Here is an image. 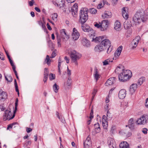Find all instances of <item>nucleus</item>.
<instances>
[{"label": "nucleus", "mask_w": 148, "mask_h": 148, "mask_svg": "<svg viewBox=\"0 0 148 148\" xmlns=\"http://www.w3.org/2000/svg\"><path fill=\"white\" fill-rule=\"evenodd\" d=\"M90 33L89 34V36L92 39V41H94V39L95 37L96 34L94 32V31L92 29L90 32Z\"/></svg>", "instance_id": "nucleus-34"}, {"label": "nucleus", "mask_w": 148, "mask_h": 148, "mask_svg": "<svg viewBox=\"0 0 148 148\" xmlns=\"http://www.w3.org/2000/svg\"><path fill=\"white\" fill-rule=\"evenodd\" d=\"M109 23L108 20H103L101 22V31H106L108 26Z\"/></svg>", "instance_id": "nucleus-7"}, {"label": "nucleus", "mask_w": 148, "mask_h": 148, "mask_svg": "<svg viewBox=\"0 0 148 148\" xmlns=\"http://www.w3.org/2000/svg\"><path fill=\"white\" fill-rule=\"evenodd\" d=\"M148 131L147 129L146 128H144L142 130V132L145 134H147V131Z\"/></svg>", "instance_id": "nucleus-57"}, {"label": "nucleus", "mask_w": 148, "mask_h": 148, "mask_svg": "<svg viewBox=\"0 0 148 148\" xmlns=\"http://www.w3.org/2000/svg\"><path fill=\"white\" fill-rule=\"evenodd\" d=\"M148 121V115L144 114L138 118L136 121V124L138 125H144Z\"/></svg>", "instance_id": "nucleus-4"}, {"label": "nucleus", "mask_w": 148, "mask_h": 148, "mask_svg": "<svg viewBox=\"0 0 148 148\" xmlns=\"http://www.w3.org/2000/svg\"><path fill=\"white\" fill-rule=\"evenodd\" d=\"M109 47L108 48L107 50V53L108 54L110 53L112 51V47L110 46H108Z\"/></svg>", "instance_id": "nucleus-55"}, {"label": "nucleus", "mask_w": 148, "mask_h": 148, "mask_svg": "<svg viewBox=\"0 0 148 148\" xmlns=\"http://www.w3.org/2000/svg\"><path fill=\"white\" fill-rule=\"evenodd\" d=\"M137 84H133L130 86V91L131 94H133L135 92L137 88Z\"/></svg>", "instance_id": "nucleus-23"}, {"label": "nucleus", "mask_w": 148, "mask_h": 148, "mask_svg": "<svg viewBox=\"0 0 148 148\" xmlns=\"http://www.w3.org/2000/svg\"><path fill=\"white\" fill-rule=\"evenodd\" d=\"M108 143L110 148H114L116 147V143L113 138H108Z\"/></svg>", "instance_id": "nucleus-11"}, {"label": "nucleus", "mask_w": 148, "mask_h": 148, "mask_svg": "<svg viewBox=\"0 0 148 148\" xmlns=\"http://www.w3.org/2000/svg\"><path fill=\"white\" fill-rule=\"evenodd\" d=\"M94 26L97 28L101 30V22L98 23L95 22L94 24Z\"/></svg>", "instance_id": "nucleus-42"}, {"label": "nucleus", "mask_w": 148, "mask_h": 148, "mask_svg": "<svg viewBox=\"0 0 148 148\" xmlns=\"http://www.w3.org/2000/svg\"><path fill=\"white\" fill-rule=\"evenodd\" d=\"M49 78L50 80H52L55 79V75L54 74L50 73L49 75Z\"/></svg>", "instance_id": "nucleus-48"}, {"label": "nucleus", "mask_w": 148, "mask_h": 148, "mask_svg": "<svg viewBox=\"0 0 148 148\" xmlns=\"http://www.w3.org/2000/svg\"><path fill=\"white\" fill-rule=\"evenodd\" d=\"M120 148H128L129 144L127 142L124 141L121 142L119 145Z\"/></svg>", "instance_id": "nucleus-32"}, {"label": "nucleus", "mask_w": 148, "mask_h": 148, "mask_svg": "<svg viewBox=\"0 0 148 148\" xmlns=\"http://www.w3.org/2000/svg\"><path fill=\"white\" fill-rule=\"evenodd\" d=\"M125 70V69L123 65H120V66H118L116 68L115 70V72L119 74L120 72L121 73V72H123V71H124Z\"/></svg>", "instance_id": "nucleus-26"}, {"label": "nucleus", "mask_w": 148, "mask_h": 148, "mask_svg": "<svg viewBox=\"0 0 148 148\" xmlns=\"http://www.w3.org/2000/svg\"><path fill=\"white\" fill-rule=\"evenodd\" d=\"M106 49L100 43L99 45H96L95 48V51L96 52H100Z\"/></svg>", "instance_id": "nucleus-20"}, {"label": "nucleus", "mask_w": 148, "mask_h": 148, "mask_svg": "<svg viewBox=\"0 0 148 148\" xmlns=\"http://www.w3.org/2000/svg\"><path fill=\"white\" fill-rule=\"evenodd\" d=\"M122 15L123 17L125 19H127L129 17L128 14V8L126 7H123L122 9Z\"/></svg>", "instance_id": "nucleus-15"}, {"label": "nucleus", "mask_w": 148, "mask_h": 148, "mask_svg": "<svg viewBox=\"0 0 148 148\" xmlns=\"http://www.w3.org/2000/svg\"><path fill=\"white\" fill-rule=\"evenodd\" d=\"M112 62V60L111 59H107L103 62V65H107L109 64L110 62Z\"/></svg>", "instance_id": "nucleus-43"}, {"label": "nucleus", "mask_w": 148, "mask_h": 148, "mask_svg": "<svg viewBox=\"0 0 148 148\" xmlns=\"http://www.w3.org/2000/svg\"><path fill=\"white\" fill-rule=\"evenodd\" d=\"M56 114L58 117L60 119V120L61 121V122L64 123H65V120L63 118L62 116L61 115H59V114L58 112Z\"/></svg>", "instance_id": "nucleus-40"}, {"label": "nucleus", "mask_w": 148, "mask_h": 148, "mask_svg": "<svg viewBox=\"0 0 148 148\" xmlns=\"http://www.w3.org/2000/svg\"><path fill=\"white\" fill-rule=\"evenodd\" d=\"M82 30L84 32H90L92 29L89 26L82 24Z\"/></svg>", "instance_id": "nucleus-28"}, {"label": "nucleus", "mask_w": 148, "mask_h": 148, "mask_svg": "<svg viewBox=\"0 0 148 148\" xmlns=\"http://www.w3.org/2000/svg\"><path fill=\"white\" fill-rule=\"evenodd\" d=\"M104 4L102 3H99L98 5L97 6V8L99 9H101V8L103 7Z\"/></svg>", "instance_id": "nucleus-59"}, {"label": "nucleus", "mask_w": 148, "mask_h": 148, "mask_svg": "<svg viewBox=\"0 0 148 148\" xmlns=\"http://www.w3.org/2000/svg\"><path fill=\"white\" fill-rule=\"evenodd\" d=\"M49 71L47 69L45 68L44 70V75H48Z\"/></svg>", "instance_id": "nucleus-54"}, {"label": "nucleus", "mask_w": 148, "mask_h": 148, "mask_svg": "<svg viewBox=\"0 0 148 148\" xmlns=\"http://www.w3.org/2000/svg\"><path fill=\"white\" fill-rule=\"evenodd\" d=\"M4 56H3V53H0V58L2 60H4Z\"/></svg>", "instance_id": "nucleus-63"}, {"label": "nucleus", "mask_w": 148, "mask_h": 148, "mask_svg": "<svg viewBox=\"0 0 148 148\" xmlns=\"http://www.w3.org/2000/svg\"><path fill=\"white\" fill-rule=\"evenodd\" d=\"M80 36L79 34L75 28L73 29L72 36L73 39L74 40H77Z\"/></svg>", "instance_id": "nucleus-9"}, {"label": "nucleus", "mask_w": 148, "mask_h": 148, "mask_svg": "<svg viewBox=\"0 0 148 148\" xmlns=\"http://www.w3.org/2000/svg\"><path fill=\"white\" fill-rule=\"evenodd\" d=\"M57 51L56 50H55L54 51H53L52 54L50 58H53L55 57L56 56V53Z\"/></svg>", "instance_id": "nucleus-50"}, {"label": "nucleus", "mask_w": 148, "mask_h": 148, "mask_svg": "<svg viewBox=\"0 0 148 148\" xmlns=\"http://www.w3.org/2000/svg\"><path fill=\"white\" fill-rule=\"evenodd\" d=\"M132 135L131 133L130 132H128L127 133H124V136L127 137H129L131 136Z\"/></svg>", "instance_id": "nucleus-53"}, {"label": "nucleus", "mask_w": 148, "mask_h": 148, "mask_svg": "<svg viewBox=\"0 0 148 148\" xmlns=\"http://www.w3.org/2000/svg\"><path fill=\"white\" fill-rule=\"evenodd\" d=\"M45 61L47 64H50V63L51 61V60L50 59V57L48 55H47V56L45 60Z\"/></svg>", "instance_id": "nucleus-46"}, {"label": "nucleus", "mask_w": 148, "mask_h": 148, "mask_svg": "<svg viewBox=\"0 0 148 148\" xmlns=\"http://www.w3.org/2000/svg\"><path fill=\"white\" fill-rule=\"evenodd\" d=\"M104 38V37L103 36L97 37L95 38L94 41L95 42H100L101 41H102V40Z\"/></svg>", "instance_id": "nucleus-37"}, {"label": "nucleus", "mask_w": 148, "mask_h": 148, "mask_svg": "<svg viewBox=\"0 0 148 148\" xmlns=\"http://www.w3.org/2000/svg\"><path fill=\"white\" fill-rule=\"evenodd\" d=\"M70 57L72 61L75 63V64H77V61H76V51L74 50H71L70 52Z\"/></svg>", "instance_id": "nucleus-14"}, {"label": "nucleus", "mask_w": 148, "mask_h": 148, "mask_svg": "<svg viewBox=\"0 0 148 148\" xmlns=\"http://www.w3.org/2000/svg\"><path fill=\"white\" fill-rule=\"evenodd\" d=\"M102 122L103 128L104 129H106L108 126V124L106 117L105 115L102 116Z\"/></svg>", "instance_id": "nucleus-17"}, {"label": "nucleus", "mask_w": 148, "mask_h": 148, "mask_svg": "<svg viewBox=\"0 0 148 148\" xmlns=\"http://www.w3.org/2000/svg\"><path fill=\"white\" fill-rule=\"evenodd\" d=\"M126 95V91L125 89H121L119 92V97L120 99H123L125 97Z\"/></svg>", "instance_id": "nucleus-19"}, {"label": "nucleus", "mask_w": 148, "mask_h": 148, "mask_svg": "<svg viewBox=\"0 0 148 148\" xmlns=\"http://www.w3.org/2000/svg\"><path fill=\"white\" fill-rule=\"evenodd\" d=\"M128 126L129 128L131 130H133L134 129V123L133 118H131L129 120L128 123Z\"/></svg>", "instance_id": "nucleus-22"}, {"label": "nucleus", "mask_w": 148, "mask_h": 148, "mask_svg": "<svg viewBox=\"0 0 148 148\" xmlns=\"http://www.w3.org/2000/svg\"><path fill=\"white\" fill-rule=\"evenodd\" d=\"M77 3H75L71 8V12L72 15L75 17H76L78 10V6Z\"/></svg>", "instance_id": "nucleus-8"}, {"label": "nucleus", "mask_w": 148, "mask_h": 148, "mask_svg": "<svg viewBox=\"0 0 148 148\" xmlns=\"http://www.w3.org/2000/svg\"><path fill=\"white\" fill-rule=\"evenodd\" d=\"M145 80V78L144 77H142L139 79L138 82V84L139 86H140L143 82Z\"/></svg>", "instance_id": "nucleus-39"}, {"label": "nucleus", "mask_w": 148, "mask_h": 148, "mask_svg": "<svg viewBox=\"0 0 148 148\" xmlns=\"http://www.w3.org/2000/svg\"><path fill=\"white\" fill-rule=\"evenodd\" d=\"M68 79L67 80L66 83L65 84L66 88H69V87L70 86L71 84V79H70L69 77Z\"/></svg>", "instance_id": "nucleus-38"}, {"label": "nucleus", "mask_w": 148, "mask_h": 148, "mask_svg": "<svg viewBox=\"0 0 148 148\" xmlns=\"http://www.w3.org/2000/svg\"><path fill=\"white\" fill-rule=\"evenodd\" d=\"M57 39L58 41V47H60L61 43H60V37H58V36H57Z\"/></svg>", "instance_id": "nucleus-52"}, {"label": "nucleus", "mask_w": 148, "mask_h": 148, "mask_svg": "<svg viewBox=\"0 0 148 148\" xmlns=\"http://www.w3.org/2000/svg\"><path fill=\"white\" fill-rule=\"evenodd\" d=\"M114 28L117 31H119L121 29V25L120 22L118 21H116L114 24Z\"/></svg>", "instance_id": "nucleus-24"}, {"label": "nucleus", "mask_w": 148, "mask_h": 148, "mask_svg": "<svg viewBox=\"0 0 148 148\" xmlns=\"http://www.w3.org/2000/svg\"><path fill=\"white\" fill-rule=\"evenodd\" d=\"M15 113H14V114L12 115V113L11 111L9 110H6L4 114V117L3 119L4 120L8 119L9 120L13 119L15 116Z\"/></svg>", "instance_id": "nucleus-5"}, {"label": "nucleus", "mask_w": 148, "mask_h": 148, "mask_svg": "<svg viewBox=\"0 0 148 148\" xmlns=\"http://www.w3.org/2000/svg\"><path fill=\"white\" fill-rule=\"evenodd\" d=\"M60 34L62 37L63 39H68L69 38V37L66 34L64 29L61 30Z\"/></svg>", "instance_id": "nucleus-29"}, {"label": "nucleus", "mask_w": 148, "mask_h": 148, "mask_svg": "<svg viewBox=\"0 0 148 148\" xmlns=\"http://www.w3.org/2000/svg\"><path fill=\"white\" fill-rule=\"evenodd\" d=\"M97 91V89L96 88H94L93 89V90L92 92V96H95Z\"/></svg>", "instance_id": "nucleus-51"}, {"label": "nucleus", "mask_w": 148, "mask_h": 148, "mask_svg": "<svg viewBox=\"0 0 148 148\" xmlns=\"http://www.w3.org/2000/svg\"><path fill=\"white\" fill-rule=\"evenodd\" d=\"M94 131L96 134L99 133L100 131L99 124L97 123L94 125Z\"/></svg>", "instance_id": "nucleus-30"}, {"label": "nucleus", "mask_w": 148, "mask_h": 148, "mask_svg": "<svg viewBox=\"0 0 148 148\" xmlns=\"http://www.w3.org/2000/svg\"><path fill=\"white\" fill-rule=\"evenodd\" d=\"M17 124V123H14L11 124H10L8 125V126L7 128V130H8L12 128V127H13L14 126V125H15V124Z\"/></svg>", "instance_id": "nucleus-49"}, {"label": "nucleus", "mask_w": 148, "mask_h": 148, "mask_svg": "<svg viewBox=\"0 0 148 148\" xmlns=\"http://www.w3.org/2000/svg\"><path fill=\"white\" fill-rule=\"evenodd\" d=\"M5 79L6 80L9 82H11L12 80V77L10 76H5Z\"/></svg>", "instance_id": "nucleus-45"}, {"label": "nucleus", "mask_w": 148, "mask_h": 148, "mask_svg": "<svg viewBox=\"0 0 148 148\" xmlns=\"http://www.w3.org/2000/svg\"><path fill=\"white\" fill-rule=\"evenodd\" d=\"M148 16V7L145 11L141 10L137 12L133 18V20L135 25L139 24L141 22L145 21L147 19V17L145 16Z\"/></svg>", "instance_id": "nucleus-1"}, {"label": "nucleus", "mask_w": 148, "mask_h": 148, "mask_svg": "<svg viewBox=\"0 0 148 148\" xmlns=\"http://www.w3.org/2000/svg\"><path fill=\"white\" fill-rule=\"evenodd\" d=\"M52 88L55 92L57 93L58 92L59 89V86L56 83H55L53 85Z\"/></svg>", "instance_id": "nucleus-36"}, {"label": "nucleus", "mask_w": 148, "mask_h": 148, "mask_svg": "<svg viewBox=\"0 0 148 148\" xmlns=\"http://www.w3.org/2000/svg\"><path fill=\"white\" fill-rule=\"evenodd\" d=\"M82 43L83 45L87 47H89L90 46V41L85 38H83L82 40Z\"/></svg>", "instance_id": "nucleus-27"}, {"label": "nucleus", "mask_w": 148, "mask_h": 148, "mask_svg": "<svg viewBox=\"0 0 148 148\" xmlns=\"http://www.w3.org/2000/svg\"><path fill=\"white\" fill-rule=\"evenodd\" d=\"M101 41V43L105 49L110 46L111 45V43L109 40L107 39H103Z\"/></svg>", "instance_id": "nucleus-13"}, {"label": "nucleus", "mask_w": 148, "mask_h": 148, "mask_svg": "<svg viewBox=\"0 0 148 148\" xmlns=\"http://www.w3.org/2000/svg\"><path fill=\"white\" fill-rule=\"evenodd\" d=\"M123 26L125 29H127L132 26V24L130 21L127 20L124 22Z\"/></svg>", "instance_id": "nucleus-18"}, {"label": "nucleus", "mask_w": 148, "mask_h": 148, "mask_svg": "<svg viewBox=\"0 0 148 148\" xmlns=\"http://www.w3.org/2000/svg\"><path fill=\"white\" fill-rule=\"evenodd\" d=\"M7 93L4 91H2L0 93V100L3 101L7 98Z\"/></svg>", "instance_id": "nucleus-31"}, {"label": "nucleus", "mask_w": 148, "mask_h": 148, "mask_svg": "<svg viewBox=\"0 0 148 148\" xmlns=\"http://www.w3.org/2000/svg\"><path fill=\"white\" fill-rule=\"evenodd\" d=\"M90 12L92 14H95L97 12V10L94 8H91L89 10Z\"/></svg>", "instance_id": "nucleus-47"}, {"label": "nucleus", "mask_w": 148, "mask_h": 148, "mask_svg": "<svg viewBox=\"0 0 148 148\" xmlns=\"http://www.w3.org/2000/svg\"><path fill=\"white\" fill-rule=\"evenodd\" d=\"M93 118V111L92 110L91 111L90 113V117L89 118L91 119H92Z\"/></svg>", "instance_id": "nucleus-58"}, {"label": "nucleus", "mask_w": 148, "mask_h": 148, "mask_svg": "<svg viewBox=\"0 0 148 148\" xmlns=\"http://www.w3.org/2000/svg\"><path fill=\"white\" fill-rule=\"evenodd\" d=\"M64 60L66 61L67 64H68L69 63V58L67 56H65L64 57Z\"/></svg>", "instance_id": "nucleus-61"}, {"label": "nucleus", "mask_w": 148, "mask_h": 148, "mask_svg": "<svg viewBox=\"0 0 148 148\" xmlns=\"http://www.w3.org/2000/svg\"><path fill=\"white\" fill-rule=\"evenodd\" d=\"M90 33L89 34V36L92 39V41H94V39L95 37L96 34L94 32V31L92 29L90 32Z\"/></svg>", "instance_id": "nucleus-35"}, {"label": "nucleus", "mask_w": 148, "mask_h": 148, "mask_svg": "<svg viewBox=\"0 0 148 148\" xmlns=\"http://www.w3.org/2000/svg\"><path fill=\"white\" fill-rule=\"evenodd\" d=\"M64 0H55L53 3L56 6L59 8L63 7L64 5Z\"/></svg>", "instance_id": "nucleus-16"}, {"label": "nucleus", "mask_w": 148, "mask_h": 148, "mask_svg": "<svg viewBox=\"0 0 148 148\" xmlns=\"http://www.w3.org/2000/svg\"><path fill=\"white\" fill-rule=\"evenodd\" d=\"M145 106L148 108V98H147L146 100V102L145 104Z\"/></svg>", "instance_id": "nucleus-64"}, {"label": "nucleus", "mask_w": 148, "mask_h": 148, "mask_svg": "<svg viewBox=\"0 0 148 148\" xmlns=\"http://www.w3.org/2000/svg\"><path fill=\"white\" fill-rule=\"evenodd\" d=\"M48 76L44 75L43 81L45 83L46 82L48 79Z\"/></svg>", "instance_id": "nucleus-60"}, {"label": "nucleus", "mask_w": 148, "mask_h": 148, "mask_svg": "<svg viewBox=\"0 0 148 148\" xmlns=\"http://www.w3.org/2000/svg\"><path fill=\"white\" fill-rule=\"evenodd\" d=\"M58 14L57 13H55L52 15V18L53 20L55 22L57 21Z\"/></svg>", "instance_id": "nucleus-41"}, {"label": "nucleus", "mask_w": 148, "mask_h": 148, "mask_svg": "<svg viewBox=\"0 0 148 148\" xmlns=\"http://www.w3.org/2000/svg\"><path fill=\"white\" fill-rule=\"evenodd\" d=\"M140 39V36H137L133 40L130 45L131 49H134L136 47Z\"/></svg>", "instance_id": "nucleus-6"}, {"label": "nucleus", "mask_w": 148, "mask_h": 148, "mask_svg": "<svg viewBox=\"0 0 148 148\" xmlns=\"http://www.w3.org/2000/svg\"><path fill=\"white\" fill-rule=\"evenodd\" d=\"M80 21L82 24H84L88 20V16L87 11L81 10L80 12Z\"/></svg>", "instance_id": "nucleus-3"}, {"label": "nucleus", "mask_w": 148, "mask_h": 148, "mask_svg": "<svg viewBox=\"0 0 148 148\" xmlns=\"http://www.w3.org/2000/svg\"><path fill=\"white\" fill-rule=\"evenodd\" d=\"M84 148H90L91 146V142L90 138L88 136L84 143Z\"/></svg>", "instance_id": "nucleus-12"}, {"label": "nucleus", "mask_w": 148, "mask_h": 148, "mask_svg": "<svg viewBox=\"0 0 148 148\" xmlns=\"http://www.w3.org/2000/svg\"><path fill=\"white\" fill-rule=\"evenodd\" d=\"M81 56L82 55L80 54L76 51V61L79 59Z\"/></svg>", "instance_id": "nucleus-44"}, {"label": "nucleus", "mask_w": 148, "mask_h": 148, "mask_svg": "<svg viewBox=\"0 0 148 148\" xmlns=\"http://www.w3.org/2000/svg\"><path fill=\"white\" fill-rule=\"evenodd\" d=\"M93 75L95 79L97 82L100 77V75L99 73L98 70L96 68H95L94 69Z\"/></svg>", "instance_id": "nucleus-25"}, {"label": "nucleus", "mask_w": 148, "mask_h": 148, "mask_svg": "<svg viewBox=\"0 0 148 148\" xmlns=\"http://www.w3.org/2000/svg\"><path fill=\"white\" fill-rule=\"evenodd\" d=\"M18 99H16V101L15 103V110H14V113H16V110L17 109V106L18 105Z\"/></svg>", "instance_id": "nucleus-56"}, {"label": "nucleus", "mask_w": 148, "mask_h": 148, "mask_svg": "<svg viewBox=\"0 0 148 148\" xmlns=\"http://www.w3.org/2000/svg\"><path fill=\"white\" fill-rule=\"evenodd\" d=\"M132 76V73L130 70H125L119 75L118 78L119 80L124 82L129 80Z\"/></svg>", "instance_id": "nucleus-2"}, {"label": "nucleus", "mask_w": 148, "mask_h": 148, "mask_svg": "<svg viewBox=\"0 0 148 148\" xmlns=\"http://www.w3.org/2000/svg\"><path fill=\"white\" fill-rule=\"evenodd\" d=\"M15 88L16 91V92H17L18 95L19 96V90L18 88V86H15Z\"/></svg>", "instance_id": "nucleus-62"}, {"label": "nucleus", "mask_w": 148, "mask_h": 148, "mask_svg": "<svg viewBox=\"0 0 148 148\" xmlns=\"http://www.w3.org/2000/svg\"><path fill=\"white\" fill-rule=\"evenodd\" d=\"M111 16V13L108 11H105L104 14L102 15V17L103 18H109Z\"/></svg>", "instance_id": "nucleus-33"}, {"label": "nucleus", "mask_w": 148, "mask_h": 148, "mask_svg": "<svg viewBox=\"0 0 148 148\" xmlns=\"http://www.w3.org/2000/svg\"><path fill=\"white\" fill-rule=\"evenodd\" d=\"M123 47L122 46H120L117 49L114 53L115 57L113 58V59L116 60L120 56L121 52L122 50Z\"/></svg>", "instance_id": "nucleus-10"}, {"label": "nucleus", "mask_w": 148, "mask_h": 148, "mask_svg": "<svg viewBox=\"0 0 148 148\" xmlns=\"http://www.w3.org/2000/svg\"><path fill=\"white\" fill-rule=\"evenodd\" d=\"M115 77H111L105 83V85L106 86L112 85L115 81Z\"/></svg>", "instance_id": "nucleus-21"}]
</instances>
